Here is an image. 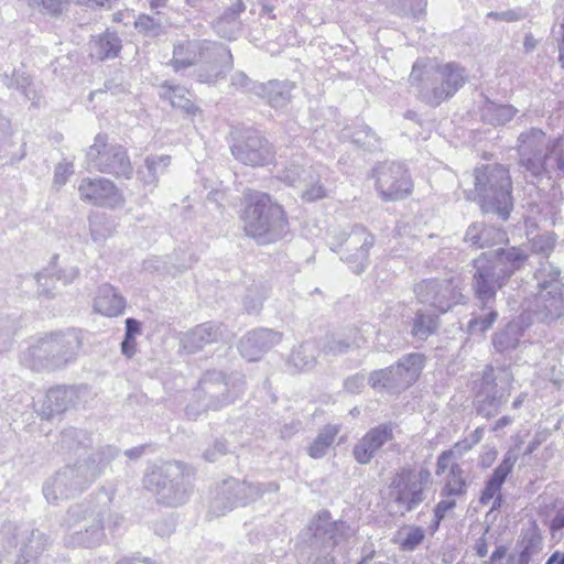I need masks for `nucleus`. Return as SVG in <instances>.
<instances>
[{"label":"nucleus","instance_id":"33","mask_svg":"<svg viewBox=\"0 0 564 564\" xmlns=\"http://www.w3.org/2000/svg\"><path fill=\"white\" fill-rule=\"evenodd\" d=\"M77 387L58 386L51 388L45 397L43 404V417L50 419L54 414H59L74 406L78 400Z\"/></svg>","mask_w":564,"mask_h":564},{"label":"nucleus","instance_id":"29","mask_svg":"<svg viewBox=\"0 0 564 564\" xmlns=\"http://www.w3.org/2000/svg\"><path fill=\"white\" fill-rule=\"evenodd\" d=\"M464 241L475 249H485L508 241V236L501 228L475 221L467 227Z\"/></svg>","mask_w":564,"mask_h":564},{"label":"nucleus","instance_id":"8","mask_svg":"<svg viewBox=\"0 0 564 564\" xmlns=\"http://www.w3.org/2000/svg\"><path fill=\"white\" fill-rule=\"evenodd\" d=\"M245 231L260 243H271L289 232V220L283 207L262 192L247 194Z\"/></svg>","mask_w":564,"mask_h":564},{"label":"nucleus","instance_id":"3","mask_svg":"<svg viewBox=\"0 0 564 564\" xmlns=\"http://www.w3.org/2000/svg\"><path fill=\"white\" fill-rule=\"evenodd\" d=\"M470 264L471 290L475 305L480 312L474 313L467 324L468 333L474 335L485 333L497 321V294L508 283V279L485 252L476 257Z\"/></svg>","mask_w":564,"mask_h":564},{"label":"nucleus","instance_id":"18","mask_svg":"<svg viewBox=\"0 0 564 564\" xmlns=\"http://www.w3.org/2000/svg\"><path fill=\"white\" fill-rule=\"evenodd\" d=\"M376 191L384 202H397L408 197L413 182L404 164L394 161L378 163L372 170Z\"/></svg>","mask_w":564,"mask_h":564},{"label":"nucleus","instance_id":"11","mask_svg":"<svg viewBox=\"0 0 564 564\" xmlns=\"http://www.w3.org/2000/svg\"><path fill=\"white\" fill-rule=\"evenodd\" d=\"M80 346V336L74 329L51 334L29 347L22 361L36 371L56 370L74 361Z\"/></svg>","mask_w":564,"mask_h":564},{"label":"nucleus","instance_id":"25","mask_svg":"<svg viewBox=\"0 0 564 564\" xmlns=\"http://www.w3.org/2000/svg\"><path fill=\"white\" fill-rule=\"evenodd\" d=\"M393 440L392 423H382L370 429L352 447V457L358 464H369L377 452Z\"/></svg>","mask_w":564,"mask_h":564},{"label":"nucleus","instance_id":"2","mask_svg":"<svg viewBox=\"0 0 564 564\" xmlns=\"http://www.w3.org/2000/svg\"><path fill=\"white\" fill-rule=\"evenodd\" d=\"M115 446L106 445L87 458L77 459L73 465H65L43 485V495L50 503L74 498L84 492L100 477L112 459L119 455Z\"/></svg>","mask_w":564,"mask_h":564},{"label":"nucleus","instance_id":"24","mask_svg":"<svg viewBox=\"0 0 564 564\" xmlns=\"http://www.w3.org/2000/svg\"><path fill=\"white\" fill-rule=\"evenodd\" d=\"M82 199L102 207H116L122 203V196L115 183L105 177L85 178L78 187Z\"/></svg>","mask_w":564,"mask_h":564},{"label":"nucleus","instance_id":"62","mask_svg":"<svg viewBox=\"0 0 564 564\" xmlns=\"http://www.w3.org/2000/svg\"><path fill=\"white\" fill-rule=\"evenodd\" d=\"M260 83L251 80L243 72L232 74L230 85L243 93H253L256 95V86Z\"/></svg>","mask_w":564,"mask_h":564},{"label":"nucleus","instance_id":"12","mask_svg":"<svg viewBox=\"0 0 564 564\" xmlns=\"http://www.w3.org/2000/svg\"><path fill=\"white\" fill-rule=\"evenodd\" d=\"M513 381V373L509 367L487 366L481 378L475 383L476 413L486 419L496 416L507 403Z\"/></svg>","mask_w":564,"mask_h":564},{"label":"nucleus","instance_id":"64","mask_svg":"<svg viewBox=\"0 0 564 564\" xmlns=\"http://www.w3.org/2000/svg\"><path fill=\"white\" fill-rule=\"evenodd\" d=\"M135 28L148 35H156L160 30V23L154 18L142 14L135 21Z\"/></svg>","mask_w":564,"mask_h":564},{"label":"nucleus","instance_id":"61","mask_svg":"<svg viewBox=\"0 0 564 564\" xmlns=\"http://www.w3.org/2000/svg\"><path fill=\"white\" fill-rule=\"evenodd\" d=\"M425 533L421 527L411 528L401 541V547L404 551L415 550L424 540Z\"/></svg>","mask_w":564,"mask_h":564},{"label":"nucleus","instance_id":"26","mask_svg":"<svg viewBox=\"0 0 564 564\" xmlns=\"http://www.w3.org/2000/svg\"><path fill=\"white\" fill-rule=\"evenodd\" d=\"M219 51L220 54L223 53V55L226 56L224 50L219 46L212 45L209 40L180 42L174 45L171 65L175 72H180L196 65L199 56H208V54L219 55Z\"/></svg>","mask_w":564,"mask_h":564},{"label":"nucleus","instance_id":"58","mask_svg":"<svg viewBox=\"0 0 564 564\" xmlns=\"http://www.w3.org/2000/svg\"><path fill=\"white\" fill-rule=\"evenodd\" d=\"M90 234L95 242L100 243L112 234V226L105 215H97L90 218Z\"/></svg>","mask_w":564,"mask_h":564},{"label":"nucleus","instance_id":"50","mask_svg":"<svg viewBox=\"0 0 564 564\" xmlns=\"http://www.w3.org/2000/svg\"><path fill=\"white\" fill-rule=\"evenodd\" d=\"M427 0H387L390 10L400 17H412L420 20L425 15Z\"/></svg>","mask_w":564,"mask_h":564},{"label":"nucleus","instance_id":"16","mask_svg":"<svg viewBox=\"0 0 564 564\" xmlns=\"http://www.w3.org/2000/svg\"><path fill=\"white\" fill-rule=\"evenodd\" d=\"M87 164L101 173L130 180L133 167L127 150L117 143H108L106 134H97L86 153Z\"/></svg>","mask_w":564,"mask_h":564},{"label":"nucleus","instance_id":"55","mask_svg":"<svg viewBox=\"0 0 564 564\" xmlns=\"http://www.w3.org/2000/svg\"><path fill=\"white\" fill-rule=\"evenodd\" d=\"M303 171H307V167H303L297 160H293L278 171V178L299 188L303 183Z\"/></svg>","mask_w":564,"mask_h":564},{"label":"nucleus","instance_id":"1","mask_svg":"<svg viewBox=\"0 0 564 564\" xmlns=\"http://www.w3.org/2000/svg\"><path fill=\"white\" fill-rule=\"evenodd\" d=\"M354 535L355 530L348 522L334 520L326 509L319 510L297 536L299 560L311 564H336L337 553Z\"/></svg>","mask_w":564,"mask_h":564},{"label":"nucleus","instance_id":"41","mask_svg":"<svg viewBox=\"0 0 564 564\" xmlns=\"http://www.w3.org/2000/svg\"><path fill=\"white\" fill-rule=\"evenodd\" d=\"M160 97L169 100L173 108L180 109L187 116H196L200 109L187 97L188 90L178 85H170L165 82L161 86Z\"/></svg>","mask_w":564,"mask_h":564},{"label":"nucleus","instance_id":"17","mask_svg":"<svg viewBox=\"0 0 564 564\" xmlns=\"http://www.w3.org/2000/svg\"><path fill=\"white\" fill-rule=\"evenodd\" d=\"M562 137H550L541 128L531 127L519 133L516 142L519 166L533 176L542 170L545 155L555 143H562Z\"/></svg>","mask_w":564,"mask_h":564},{"label":"nucleus","instance_id":"57","mask_svg":"<svg viewBox=\"0 0 564 564\" xmlns=\"http://www.w3.org/2000/svg\"><path fill=\"white\" fill-rule=\"evenodd\" d=\"M351 141L367 151H376L380 148V138L368 126L356 129L351 134Z\"/></svg>","mask_w":564,"mask_h":564},{"label":"nucleus","instance_id":"5","mask_svg":"<svg viewBox=\"0 0 564 564\" xmlns=\"http://www.w3.org/2000/svg\"><path fill=\"white\" fill-rule=\"evenodd\" d=\"M453 253L454 250L451 248H442L431 260L434 269L443 268L446 271L443 278L423 279L413 286L417 302L435 308L441 314L468 301L463 293L464 281L454 270L457 263L448 260Z\"/></svg>","mask_w":564,"mask_h":564},{"label":"nucleus","instance_id":"53","mask_svg":"<svg viewBox=\"0 0 564 564\" xmlns=\"http://www.w3.org/2000/svg\"><path fill=\"white\" fill-rule=\"evenodd\" d=\"M315 348L311 343H303L297 348L293 349L290 356L291 364L301 370L311 369L314 367Z\"/></svg>","mask_w":564,"mask_h":564},{"label":"nucleus","instance_id":"14","mask_svg":"<svg viewBox=\"0 0 564 564\" xmlns=\"http://www.w3.org/2000/svg\"><path fill=\"white\" fill-rule=\"evenodd\" d=\"M432 474L426 467L406 464L400 467L390 482V497L401 514L416 509L426 498Z\"/></svg>","mask_w":564,"mask_h":564},{"label":"nucleus","instance_id":"59","mask_svg":"<svg viewBox=\"0 0 564 564\" xmlns=\"http://www.w3.org/2000/svg\"><path fill=\"white\" fill-rule=\"evenodd\" d=\"M442 499L435 505L434 513V527L437 529L441 521L446 517V513L453 510L457 502L455 496H441Z\"/></svg>","mask_w":564,"mask_h":564},{"label":"nucleus","instance_id":"44","mask_svg":"<svg viewBox=\"0 0 564 564\" xmlns=\"http://www.w3.org/2000/svg\"><path fill=\"white\" fill-rule=\"evenodd\" d=\"M91 435L76 427H67L59 434L57 446L59 451L65 453H77L80 448L91 446Z\"/></svg>","mask_w":564,"mask_h":564},{"label":"nucleus","instance_id":"54","mask_svg":"<svg viewBox=\"0 0 564 564\" xmlns=\"http://www.w3.org/2000/svg\"><path fill=\"white\" fill-rule=\"evenodd\" d=\"M19 327L18 317L0 314V354L9 349Z\"/></svg>","mask_w":564,"mask_h":564},{"label":"nucleus","instance_id":"4","mask_svg":"<svg viewBox=\"0 0 564 564\" xmlns=\"http://www.w3.org/2000/svg\"><path fill=\"white\" fill-rule=\"evenodd\" d=\"M466 69L455 62L433 64L417 59L409 76L419 98L431 107L451 99L466 84Z\"/></svg>","mask_w":564,"mask_h":564},{"label":"nucleus","instance_id":"56","mask_svg":"<svg viewBox=\"0 0 564 564\" xmlns=\"http://www.w3.org/2000/svg\"><path fill=\"white\" fill-rule=\"evenodd\" d=\"M361 339L357 330H354L352 337L333 335L327 339L326 349L334 355L345 354L352 347H359Z\"/></svg>","mask_w":564,"mask_h":564},{"label":"nucleus","instance_id":"28","mask_svg":"<svg viewBox=\"0 0 564 564\" xmlns=\"http://www.w3.org/2000/svg\"><path fill=\"white\" fill-rule=\"evenodd\" d=\"M485 253L508 281L516 272L522 270L529 260V250L525 245L500 247Z\"/></svg>","mask_w":564,"mask_h":564},{"label":"nucleus","instance_id":"52","mask_svg":"<svg viewBox=\"0 0 564 564\" xmlns=\"http://www.w3.org/2000/svg\"><path fill=\"white\" fill-rule=\"evenodd\" d=\"M561 270L551 262L545 261L534 271L533 278L536 281L538 291L549 290L555 283H563L560 280Z\"/></svg>","mask_w":564,"mask_h":564},{"label":"nucleus","instance_id":"39","mask_svg":"<svg viewBox=\"0 0 564 564\" xmlns=\"http://www.w3.org/2000/svg\"><path fill=\"white\" fill-rule=\"evenodd\" d=\"M0 82L8 89L18 90L25 100L32 102V105H37L40 100V96L35 88V85L32 78L22 69H13L11 74L4 72L0 74Z\"/></svg>","mask_w":564,"mask_h":564},{"label":"nucleus","instance_id":"9","mask_svg":"<svg viewBox=\"0 0 564 564\" xmlns=\"http://www.w3.org/2000/svg\"><path fill=\"white\" fill-rule=\"evenodd\" d=\"M195 468L182 460H169L153 469L144 478L160 505L178 507L191 497L194 488Z\"/></svg>","mask_w":564,"mask_h":564},{"label":"nucleus","instance_id":"13","mask_svg":"<svg viewBox=\"0 0 564 564\" xmlns=\"http://www.w3.org/2000/svg\"><path fill=\"white\" fill-rule=\"evenodd\" d=\"M329 247L340 256L349 269L361 274L369 265V250L375 245V236L359 224L329 231Z\"/></svg>","mask_w":564,"mask_h":564},{"label":"nucleus","instance_id":"31","mask_svg":"<svg viewBox=\"0 0 564 564\" xmlns=\"http://www.w3.org/2000/svg\"><path fill=\"white\" fill-rule=\"evenodd\" d=\"M517 460L518 455L514 451L509 449L505 454L501 463L494 469L492 475L486 481L485 487L481 490L479 497L480 505H488L495 496L500 494L502 485L505 484L509 474L512 471Z\"/></svg>","mask_w":564,"mask_h":564},{"label":"nucleus","instance_id":"43","mask_svg":"<svg viewBox=\"0 0 564 564\" xmlns=\"http://www.w3.org/2000/svg\"><path fill=\"white\" fill-rule=\"evenodd\" d=\"M468 490L466 473L458 463H453L447 475L444 478V485L441 488L440 496H455L463 498Z\"/></svg>","mask_w":564,"mask_h":564},{"label":"nucleus","instance_id":"30","mask_svg":"<svg viewBox=\"0 0 564 564\" xmlns=\"http://www.w3.org/2000/svg\"><path fill=\"white\" fill-rule=\"evenodd\" d=\"M426 362L427 358L424 354L409 352L392 365L402 391L409 389L419 380Z\"/></svg>","mask_w":564,"mask_h":564},{"label":"nucleus","instance_id":"20","mask_svg":"<svg viewBox=\"0 0 564 564\" xmlns=\"http://www.w3.org/2000/svg\"><path fill=\"white\" fill-rule=\"evenodd\" d=\"M232 156L249 166H263L272 162L274 152L269 141L254 129L237 132L230 144Z\"/></svg>","mask_w":564,"mask_h":564},{"label":"nucleus","instance_id":"15","mask_svg":"<svg viewBox=\"0 0 564 564\" xmlns=\"http://www.w3.org/2000/svg\"><path fill=\"white\" fill-rule=\"evenodd\" d=\"M280 486L274 481L250 482L229 478L217 487L209 512L219 517L235 508L254 502L268 492H278Z\"/></svg>","mask_w":564,"mask_h":564},{"label":"nucleus","instance_id":"60","mask_svg":"<svg viewBox=\"0 0 564 564\" xmlns=\"http://www.w3.org/2000/svg\"><path fill=\"white\" fill-rule=\"evenodd\" d=\"M229 452L228 443L225 438H217L203 452V458L208 463H215Z\"/></svg>","mask_w":564,"mask_h":564},{"label":"nucleus","instance_id":"23","mask_svg":"<svg viewBox=\"0 0 564 564\" xmlns=\"http://www.w3.org/2000/svg\"><path fill=\"white\" fill-rule=\"evenodd\" d=\"M227 329L223 323L205 322L182 334L181 346L188 354H195L205 346L225 340Z\"/></svg>","mask_w":564,"mask_h":564},{"label":"nucleus","instance_id":"22","mask_svg":"<svg viewBox=\"0 0 564 564\" xmlns=\"http://www.w3.org/2000/svg\"><path fill=\"white\" fill-rule=\"evenodd\" d=\"M210 44L221 47L226 56L223 53H219V55L208 54V56H199L196 64L197 67L194 70L195 77L197 82L208 85L224 79L234 65V58L227 45L215 41H210Z\"/></svg>","mask_w":564,"mask_h":564},{"label":"nucleus","instance_id":"48","mask_svg":"<svg viewBox=\"0 0 564 564\" xmlns=\"http://www.w3.org/2000/svg\"><path fill=\"white\" fill-rule=\"evenodd\" d=\"M338 433V425H325L307 447L308 456L315 459L324 457L329 447L334 444Z\"/></svg>","mask_w":564,"mask_h":564},{"label":"nucleus","instance_id":"19","mask_svg":"<svg viewBox=\"0 0 564 564\" xmlns=\"http://www.w3.org/2000/svg\"><path fill=\"white\" fill-rule=\"evenodd\" d=\"M1 541H7L8 547H19L14 564H39V557L48 545L45 533L31 527L4 525L0 531Z\"/></svg>","mask_w":564,"mask_h":564},{"label":"nucleus","instance_id":"38","mask_svg":"<svg viewBox=\"0 0 564 564\" xmlns=\"http://www.w3.org/2000/svg\"><path fill=\"white\" fill-rule=\"evenodd\" d=\"M170 164V155H149L144 160V166L138 170V180L144 188L152 192L159 183V176L166 172Z\"/></svg>","mask_w":564,"mask_h":564},{"label":"nucleus","instance_id":"37","mask_svg":"<svg viewBox=\"0 0 564 564\" xmlns=\"http://www.w3.org/2000/svg\"><path fill=\"white\" fill-rule=\"evenodd\" d=\"M532 177L538 181L547 178L554 182H560L564 180L563 142L555 143L551 147L549 153L545 155L542 170L535 171Z\"/></svg>","mask_w":564,"mask_h":564},{"label":"nucleus","instance_id":"34","mask_svg":"<svg viewBox=\"0 0 564 564\" xmlns=\"http://www.w3.org/2000/svg\"><path fill=\"white\" fill-rule=\"evenodd\" d=\"M246 10L242 0H235L214 22L215 32L223 39L236 40L241 32L240 14Z\"/></svg>","mask_w":564,"mask_h":564},{"label":"nucleus","instance_id":"47","mask_svg":"<svg viewBox=\"0 0 564 564\" xmlns=\"http://www.w3.org/2000/svg\"><path fill=\"white\" fill-rule=\"evenodd\" d=\"M438 327V317L422 310L416 311L411 323V335L417 340H426Z\"/></svg>","mask_w":564,"mask_h":564},{"label":"nucleus","instance_id":"35","mask_svg":"<svg viewBox=\"0 0 564 564\" xmlns=\"http://www.w3.org/2000/svg\"><path fill=\"white\" fill-rule=\"evenodd\" d=\"M122 48V41L117 32L107 29L101 34L93 36L89 42L90 55L98 61L116 58Z\"/></svg>","mask_w":564,"mask_h":564},{"label":"nucleus","instance_id":"21","mask_svg":"<svg viewBox=\"0 0 564 564\" xmlns=\"http://www.w3.org/2000/svg\"><path fill=\"white\" fill-rule=\"evenodd\" d=\"M531 313L538 322L547 325L564 317V283L552 284L549 290H539Z\"/></svg>","mask_w":564,"mask_h":564},{"label":"nucleus","instance_id":"32","mask_svg":"<svg viewBox=\"0 0 564 564\" xmlns=\"http://www.w3.org/2000/svg\"><path fill=\"white\" fill-rule=\"evenodd\" d=\"M296 88L295 83L291 80H269L256 86V95L267 101L269 106L275 109L286 107L292 100V91Z\"/></svg>","mask_w":564,"mask_h":564},{"label":"nucleus","instance_id":"6","mask_svg":"<svg viewBox=\"0 0 564 564\" xmlns=\"http://www.w3.org/2000/svg\"><path fill=\"white\" fill-rule=\"evenodd\" d=\"M245 387V376L239 372L207 370L193 390L185 409L186 416L195 421L207 411H218L228 406L243 393Z\"/></svg>","mask_w":564,"mask_h":564},{"label":"nucleus","instance_id":"63","mask_svg":"<svg viewBox=\"0 0 564 564\" xmlns=\"http://www.w3.org/2000/svg\"><path fill=\"white\" fill-rule=\"evenodd\" d=\"M29 4L40 9L41 12L50 15H57L62 13V0H28Z\"/></svg>","mask_w":564,"mask_h":564},{"label":"nucleus","instance_id":"40","mask_svg":"<svg viewBox=\"0 0 564 564\" xmlns=\"http://www.w3.org/2000/svg\"><path fill=\"white\" fill-rule=\"evenodd\" d=\"M523 335V325L518 321H511L492 335V346L497 352H510L519 346Z\"/></svg>","mask_w":564,"mask_h":564},{"label":"nucleus","instance_id":"51","mask_svg":"<svg viewBox=\"0 0 564 564\" xmlns=\"http://www.w3.org/2000/svg\"><path fill=\"white\" fill-rule=\"evenodd\" d=\"M556 242V234L553 231H545L529 239L528 245L525 246L528 247L529 253L531 252L544 259H549L555 249Z\"/></svg>","mask_w":564,"mask_h":564},{"label":"nucleus","instance_id":"45","mask_svg":"<svg viewBox=\"0 0 564 564\" xmlns=\"http://www.w3.org/2000/svg\"><path fill=\"white\" fill-rule=\"evenodd\" d=\"M303 183L299 188L301 189V197L306 202H315L327 196V189L321 182V171L313 166H308L307 171H303Z\"/></svg>","mask_w":564,"mask_h":564},{"label":"nucleus","instance_id":"46","mask_svg":"<svg viewBox=\"0 0 564 564\" xmlns=\"http://www.w3.org/2000/svg\"><path fill=\"white\" fill-rule=\"evenodd\" d=\"M521 546L522 549L517 556H509L518 564H529L532 556L542 550V538L535 523L525 531Z\"/></svg>","mask_w":564,"mask_h":564},{"label":"nucleus","instance_id":"10","mask_svg":"<svg viewBox=\"0 0 564 564\" xmlns=\"http://www.w3.org/2000/svg\"><path fill=\"white\" fill-rule=\"evenodd\" d=\"M474 176L482 213L508 220L514 205L509 170L501 164H487L476 169Z\"/></svg>","mask_w":564,"mask_h":564},{"label":"nucleus","instance_id":"36","mask_svg":"<svg viewBox=\"0 0 564 564\" xmlns=\"http://www.w3.org/2000/svg\"><path fill=\"white\" fill-rule=\"evenodd\" d=\"M124 307V299L112 285L105 283L98 288L97 295L94 300V308L96 312L112 317L122 314Z\"/></svg>","mask_w":564,"mask_h":564},{"label":"nucleus","instance_id":"7","mask_svg":"<svg viewBox=\"0 0 564 564\" xmlns=\"http://www.w3.org/2000/svg\"><path fill=\"white\" fill-rule=\"evenodd\" d=\"M107 505L83 501L68 508L64 518V544L67 547L93 549L106 539L105 517Z\"/></svg>","mask_w":564,"mask_h":564},{"label":"nucleus","instance_id":"49","mask_svg":"<svg viewBox=\"0 0 564 564\" xmlns=\"http://www.w3.org/2000/svg\"><path fill=\"white\" fill-rule=\"evenodd\" d=\"M368 381L375 390H386L392 393L402 391L392 365L370 372Z\"/></svg>","mask_w":564,"mask_h":564},{"label":"nucleus","instance_id":"27","mask_svg":"<svg viewBox=\"0 0 564 564\" xmlns=\"http://www.w3.org/2000/svg\"><path fill=\"white\" fill-rule=\"evenodd\" d=\"M281 340L282 333L280 332L269 328L254 329L239 340L238 349L245 359L256 361Z\"/></svg>","mask_w":564,"mask_h":564},{"label":"nucleus","instance_id":"42","mask_svg":"<svg viewBox=\"0 0 564 564\" xmlns=\"http://www.w3.org/2000/svg\"><path fill=\"white\" fill-rule=\"evenodd\" d=\"M517 113L518 109L514 106L498 104L489 99L485 101L480 110L481 120L494 127L505 126L511 121Z\"/></svg>","mask_w":564,"mask_h":564}]
</instances>
